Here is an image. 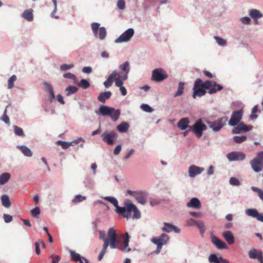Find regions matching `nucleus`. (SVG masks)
Instances as JSON below:
<instances>
[{"label":"nucleus","instance_id":"nucleus-1","mask_svg":"<svg viewBox=\"0 0 263 263\" xmlns=\"http://www.w3.org/2000/svg\"><path fill=\"white\" fill-rule=\"evenodd\" d=\"M117 234L116 231L114 228H110L108 229L107 232V237H105V233L103 231H99V238L103 240L104 244L103 248L98 256V260L101 261L103 258L104 255L106 253L107 249L108 246L112 249H115L117 248L116 245V237Z\"/></svg>","mask_w":263,"mask_h":263},{"label":"nucleus","instance_id":"nucleus-2","mask_svg":"<svg viewBox=\"0 0 263 263\" xmlns=\"http://www.w3.org/2000/svg\"><path fill=\"white\" fill-rule=\"evenodd\" d=\"M118 213L122 214L124 217L127 219L132 217L131 212H133L134 218L138 219L141 214L136 206L130 201H127L124 203V207L118 208Z\"/></svg>","mask_w":263,"mask_h":263},{"label":"nucleus","instance_id":"nucleus-3","mask_svg":"<svg viewBox=\"0 0 263 263\" xmlns=\"http://www.w3.org/2000/svg\"><path fill=\"white\" fill-rule=\"evenodd\" d=\"M99 114L103 116H109L113 121H116L120 116V111L112 107L101 105L99 108Z\"/></svg>","mask_w":263,"mask_h":263},{"label":"nucleus","instance_id":"nucleus-4","mask_svg":"<svg viewBox=\"0 0 263 263\" xmlns=\"http://www.w3.org/2000/svg\"><path fill=\"white\" fill-rule=\"evenodd\" d=\"M169 237L165 234H162L160 236L158 237H154L151 239V242L157 245V249L155 251V253L157 254L160 253L162 246L165 245L168 240Z\"/></svg>","mask_w":263,"mask_h":263},{"label":"nucleus","instance_id":"nucleus-5","mask_svg":"<svg viewBox=\"0 0 263 263\" xmlns=\"http://www.w3.org/2000/svg\"><path fill=\"white\" fill-rule=\"evenodd\" d=\"M250 164L253 171L260 172L263 168V151L259 152L255 158L250 161ZM263 177V173L262 175Z\"/></svg>","mask_w":263,"mask_h":263},{"label":"nucleus","instance_id":"nucleus-6","mask_svg":"<svg viewBox=\"0 0 263 263\" xmlns=\"http://www.w3.org/2000/svg\"><path fill=\"white\" fill-rule=\"evenodd\" d=\"M189 127V130L194 133L198 138H200L203 135V132L207 129L206 125L203 123L201 119H198L193 125Z\"/></svg>","mask_w":263,"mask_h":263},{"label":"nucleus","instance_id":"nucleus-7","mask_svg":"<svg viewBox=\"0 0 263 263\" xmlns=\"http://www.w3.org/2000/svg\"><path fill=\"white\" fill-rule=\"evenodd\" d=\"M228 118L223 117L214 122H208L209 127L214 132H218L226 123Z\"/></svg>","mask_w":263,"mask_h":263},{"label":"nucleus","instance_id":"nucleus-8","mask_svg":"<svg viewBox=\"0 0 263 263\" xmlns=\"http://www.w3.org/2000/svg\"><path fill=\"white\" fill-rule=\"evenodd\" d=\"M201 85L204 89H210L212 87V88H211L209 91V93L210 94L214 93L217 91L221 90L223 88V87L221 85L218 84L216 82L212 83V82L210 80H206L204 83L201 81Z\"/></svg>","mask_w":263,"mask_h":263},{"label":"nucleus","instance_id":"nucleus-9","mask_svg":"<svg viewBox=\"0 0 263 263\" xmlns=\"http://www.w3.org/2000/svg\"><path fill=\"white\" fill-rule=\"evenodd\" d=\"M205 93L206 91L201 85V80L199 78L196 79L194 85L193 97L195 99L196 97H201Z\"/></svg>","mask_w":263,"mask_h":263},{"label":"nucleus","instance_id":"nucleus-10","mask_svg":"<svg viewBox=\"0 0 263 263\" xmlns=\"http://www.w3.org/2000/svg\"><path fill=\"white\" fill-rule=\"evenodd\" d=\"M243 113V111L242 109L233 111L229 121V125L232 126H235L240 123L242 118Z\"/></svg>","mask_w":263,"mask_h":263},{"label":"nucleus","instance_id":"nucleus-11","mask_svg":"<svg viewBox=\"0 0 263 263\" xmlns=\"http://www.w3.org/2000/svg\"><path fill=\"white\" fill-rule=\"evenodd\" d=\"M167 77V74L161 68L155 69L153 71L152 80L156 82H161Z\"/></svg>","mask_w":263,"mask_h":263},{"label":"nucleus","instance_id":"nucleus-12","mask_svg":"<svg viewBox=\"0 0 263 263\" xmlns=\"http://www.w3.org/2000/svg\"><path fill=\"white\" fill-rule=\"evenodd\" d=\"M134 33V30L133 29H128L115 40V43H118L127 42L130 40L131 37L133 36Z\"/></svg>","mask_w":263,"mask_h":263},{"label":"nucleus","instance_id":"nucleus-13","mask_svg":"<svg viewBox=\"0 0 263 263\" xmlns=\"http://www.w3.org/2000/svg\"><path fill=\"white\" fill-rule=\"evenodd\" d=\"M116 137L117 134L113 131H106L101 135L102 140L108 145L113 144L114 140Z\"/></svg>","mask_w":263,"mask_h":263},{"label":"nucleus","instance_id":"nucleus-14","mask_svg":"<svg viewBox=\"0 0 263 263\" xmlns=\"http://www.w3.org/2000/svg\"><path fill=\"white\" fill-rule=\"evenodd\" d=\"M117 238H118V236L116 237V245L117 247L115 248V249H118L120 250H121L123 252H128L129 251H130L131 249L128 247V243L129 241V236L128 234V233H126V234H125V237L124 239V241H123V245L120 246L119 245V242H118Z\"/></svg>","mask_w":263,"mask_h":263},{"label":"nucleus","instance_id":"nucleus-15","mask_svg":"<svg viewBox=\"0 0 263 263\" xmlns=\"http://www.w3.org/2000/svg\"><path fill=\"white\" fill-rule=\"evenodd\" d=\"M127 193L134 197L137 201L142 204H144L146 201V197L145 194L143 192H137L132 191L130 190L127 191Z\"/></svg>","mask_w":263,"mask_h":263},{"label":"nucleus","instance_id":"nucleus-16","mask_svg":"<svg viewBox=\"0 0 263 263\" xmlns=\"http://www.w3.org/2000/svg\"><path fill=\"white\" fill-rule=\"evenodd\" d=\"M227 157L231 161H238L245 159L246 158V155L242 152H233L228 153Z\"/></svg>","mask_w":263,"mask_h":263},{"label":"nucleus","instance_id":"nucleus-17","mask_svg":"<svg viewBox=\"0 0 263 263\" xmlns=\"http://www.w3.org/2000/svg\"><path fill=\"white\" fill-rule=\"evenodd\" d=\"M248 255L250 258L257 259L259 261L263 260V253L260 250L251 249L249 251Z\"/></svg>","mask_w":263,"mask_h":263},{"label":"nucleus","instance_id":"nucleus-18","mask_svg":"<svg viewBox=\"0 0 263 263\" xmlns=\"http://www.w3.org/2000/svg\"><path fill=\"white\" fill-rule=\"evenodd\" d=\"M236 125L237 126L232 130L233 134H239L241 132H248L252 128L251 125H246L243 122H240Z\"/></svg>","mask_w":263,"mask_h":263},{"label":"nucleus","instance_id":"nucleus-19","mask_svg":"<svg viewBox=\"0 0 263 263\" xmlns=\"http://www.w3.org/2000/svg\"><path fill=\"white\" fill-rule=\"evenodd\" d=\"M120 69L122 71V73L121 74V78L122 80H126L127 79V74L129 71L128 62H125L121 65Z\"/></svg>","mask_w":263,"mask_h":263},{"label":"nucleus","instance_id":"nucleus-20","mask_svg":"<svg viewBox=\"0 0 263 263\" xmlns=\"http://www.w3.org/2000/svg\"><path fill=\"white\" fill-rule=\"evenodd\" d=\"M212 242L219 249H223L227 248V245L223 241H222L216 236H213L212 237Z\"/></svg>","mask_w":263,"mask_h":263},{"label":"nucleus","instance_id":"nucleus-21","mask_svg":"<svg viewBox=\"0 0 263 263\" xmlns=\"http://www.w3.org/2000/svg\"><path fill=\"white\" fill-rule=\"evenodd\" d=\"M203 169L195 165H192L189 170V176L191 177H194L196 175L200 174Z\"/></svg>","mask_w":263,"mask_h":263},{"label":"nucleus","instance_id":"nucleus-22","mask_svg":"<svg viewBox=\"0 0 263 263\" xmlns=\"http://www.w3.org/2000/svg\"><path fill=\"white\" fill-rule=\"evenodd\" d=\"M187 207L196 209L201 208V203L197 198H193L186 204Z\"/></svg>","mask_w":263,"mask_h":263},{"label":"nucleus","instance_id":"nucleus-23","mask_svg":"<svg viewBox=\"0 0 263 263\" xmlns=\"http://www.w3.org/2000/svg\"><path fill=\"white\" fill-rule=\"evenodd\" d=\"M117 76V72L116 71H114L108 77L107 79L104 82V85L105 87L108 88L111 86L114 79Z\"/></svg>","mask_w":263,"mask_h":263},{"label":"nucleus","instance_id":"nucleus-24","mask_svg":"<svg viewBox=\"0 0 263 263\" xmlns=\"http://www.w3.org/2000/svg\"><path fill=\"white\" fill-rule=\"evenodd\" d=\"M164 226L162 228V230L164 232L169 233V232H171L174 231L176 233H179L180 231V230L179 228H178L176 226H174L171 224H169L167 223H164Z\"/></svg>","mask_w":263,"mask_h":263},{"label":"nucleus","instance_id":"nucleus-25","mask_svg":"<svg viewBox=\"0 0 263 263\" xmlns=\"http://www.w3.org/2000/svg\"><path fill=\"white\" fill-rule=\"evenodd\" d=\"M70 253L72 260L75 261H79L80 263H84L83 260L81 259V255L77 253L72 250L70 251ZM83 259L84 260V263H88V260L87 259L83 258Z\"/></svg>","mask_w":263,"mask_h":263},{"label":"nucleus","instance_id":"nucleus-26","mask_svg":"<svg viewBox=\"0 0 263 263\" xmlns=\"http://www.w3.org/2000/svg\"><path fill=\"white\" fill-rule=\"evenodd\" d=\"M189 119L187 118H184L178 122L177 126L181 130H183L189 126Z\"/></svg>","mask_w":263,"mask_h":263},{"label":"nucleus","instance_id":"nucleus-27","mask_svg":"<svg viewBox=\"0 0 263 263\" xmlns=\"http://www.w3.org/2000/svg\"><path fill=\"white\" fill-rule=\"evenodd\" d=\"M82 138H80L78 140H73L71 142H67L62 141H58L57 142L59 145H60L63 149H67L69 147L70 145H72L73 144H77L79 143L80 140H82Z\"/></svg>","mask_w":263,"mask_h":263},{"label":"nucleus","instance_id":"nucleus-28","mask_svg":"<svg viewBox=\"0 0 263 263\" xmlns=\"http://www.w3.org/2000/svg\"><path fill=\"white\" fill-rule=\"evenodd\" d=\"M111 96V93L110 91L101 92L99 95L98 99L101 103H104L105 102L106 100L110 98Z\"/></svg>","mask_w":263,"mask_h":263},{"label":"nucleus","instance_id":"nucleus-29","mask_svg":"<svg viewBox=\"0 0 263 263\" xmlns=\"http://www.w3.org/2000/svg\"><path fill=\"white\" fill-rule=\"evenodd\" d=\"M223 236L230 245L233 244L234 242V237L231 232L227 231L223 233Z\"/></svg>","mask_w":263,"mask_h":263},{"label":"nucleus","instance_id":"nucleus-30","mask_svg":"<svg viewBox=\"0 0 263 263\" xmlns=\"http://www.w3.org/2000/svg\"><path fill=\"white\" fill-rule=\"evenodd\" d=\"M249 14L250 16L254 20L262 17L263 16L262 14L257 9H251L250 11Z\"/></svg>","mask_w":263,"mask_h":263},{"label":"nucleus","instance_id":"nucleus-31","mask_svg":"<svg viewBox=\"0 0 263 263\" xmlns=\"http://www.w3.org/2000/svg\"><path fill=\"white\" fill-rule=\"evenodd\" d=\"M246 214L250 217L255 218L257 219L259 213L256 209H249L246 210Z\"/></svg>","mask_w":263,"mask_h":263},{"label":"nucleus","instance_id":"nucleus-32","mask_svg":"<svg viewBox=\"0 0 263 263\" xmlns=\"http://www.w3.org/2000/svg\"><path fill=\"white\" fill-rule=\"evenodd\" d=\"M1 201L2 205L4 207L8 208L11 206V202L9 199V197L7 195H3L1 196Z\"/></svg>","mask_w":263,"mask_h":263},{"label":"nucleus","instance_id":"nucleus-33","mask_svg":"<svg viewBox=\"0 0 263 263\" xmlns=\"http://www.w3.org/2000/svg\"><path fill=\"white\" fill-rule=\"evenodd\" d=\"M11 175L8 173H4L0 175V185L6 183L10 179Z\"/></svg>","mask_w":263,"mask_h":263},{"label":"nucleus","instance_id":"nucleus-34","mask_svg":"<svg viewBox=\"0 0 263 263\" xmlns=\"http://www.w3.org/2000/svg\"><path fill=\"white\" fill-rule=\"evenodd\" d=\"M191 222L190 224H195L201 231L203 232L204 231V223L201 221H196L193 219H191L190 220Z\"/></svg>","mask_w":263,"mask_h":263},{"label":"nucleus","instance_id":"nucleus-35","mask_svg":"<svg viewBox=\"0 0 263 263\" xmlns=\"http://www.w3.org/2000/svg\"><path fill=\"white\" fill-rule=\"evenodd\" d=\"M44 85L45 86V87L47 89V90L49 93L50 96V101H52V100L54 99L55 98L53 89L52 86L46 82L44 83Z\"/></svg>","mask_w":263,"mask_h":263},{"label":"nucleus","instance_id":"nucleus-36","mask_svg":"<svg viewBox=\"0 0 263 263\" xmlns=\"http://www.w3.org/2000/svg\"><path fill=\"white\" fill-rule=\"evenodd\" d=\"M19 149L21 151L23 154L27 157H31L32 155V153L31 150L26 146H18Z\"/></svg>","mask_w":263,"mask_h":263},{"label":"nucleus","instance_id":"nucleus-37","mask_svg":"<svg viewBox=\"0 0 263 263\" xmlns=\"http://www.w3.org/2000/svg\"><path fill=\"white\" fill-rule=\"evenodd\" d=\"M32 10H26L23 13V17L28 21L33 20V14Z\"/></svg>","mask_w":263,"mask_h":263},{"label":"nucleus","instance_id":"nucleus-38","mask_svg":"<svg viewBox=\"0 0 263 263\" xmlns=\"http://www.w3.org/2000/svg\"><path fill=\"white\" fill-rule=\"evenodd\" d=\"M104 199L109 201L116 207L115 211L118 213V208H120V206L118 205V202L116 198L111 197H104Z\"/></svg>","mask_w":263,"mask_h":263},{"label":"nucleus","instance_id":"nucleus-39","mask_svg":"<svg viewBox=\"0 0 263 263\" xmlns=\"http://www.w3.org/2000/svg\"><path fill=\"white\" fill-rule=\"evenodd\" d=\"M129 127V125L126 122H123L117 126V129L121 133L126 132Z\"/></svg>","mask_w":263,"mask_h":263},{"label":"nucleus","instance_id":"nucleus-40","mask_svg":"<svg viewBox=\"0 0 263 263\" xmlns=\"http://www.w3.org/2000/svg\"><path fill=\"white\" fill-rule=\"evenodd\" d=\"M78 90V89L76 86H69L66 89V95L69 96L71 94L77 92Z\"/></svg>","mask_w":263,"mask_h":263},{"label":"nucleus","instance_id":"nucleus-41","mask_svg":"<svg viewBox=\"0 0 263 263\" xmlns=\"http://www.w3.org/2000/svg\"><path fill=\"white\" fill-rule=\"evenodd\" d=\"M78 85L83 89H87L90 86V83L86 80L82 79L78 83Z\"/></svg>","mask_w":263,"mask_h":263},{"label":"nucleus","instance_id":"nucleus-42","mask_svg":"<svg viewBox=\"0 0 263 263\" xmlns=\"http://www.w3.org/2000/svg\"><path fill=\"white\" fill-rule=\"evenodd\" d=\"M184 83L182 82H180L178 85V88L177 91L175 93V97H178L181 96L183 93L184 90Z\"/></svg>","mask_w":263,"mask_h":263},{"label":"nucleus","instance_id":"nucleus-43","mask_svg":"<svg viewBox=\"0 0 263 263\" xmlns=\"http://www.w3.org/2000/svg\"><path fill=\"white\" fill-rule=\"evenodd\" d=\"M98 32L99 39L101 40L104 39L106 35V31L105 28L103 27H100Z\"/></svg>","mask_w":263,"mask_h":263},{"label":"nucleus","instance_id":"nucleus-44","mask_svg":"<svg viewBox=\"0 0 263 263\" xmlns=\"http://www.w3.org/2000/svg\"><path fill=\"white\" fill-rule=\"evenodd\" d=\"M16 76L15 75L12 76L8 81V88L11 89L14 86V82L16 80Z\"/></svg>","mask_w":263,"mask_h":263},{"label":"nucleus","instance_id":"nucleus-45","mask_svg":"<svg viewBox=\"0 0 263 263\" xmlns=\"http://www.w3.org/2000/svg\"><path fill=\"white\" fill-rule=\"evenodd\" d=\"M257 112H260V110H258V105H255L253 107L252 109V114L250 115V118L251 119H256L258 116L256 114Z\"/></svg>","mask_w":263,"mask_h":263},{"label":"nucleus","instance_id":"nucleus-46","mask_svg":"<svg viewBox=\"0 0 263 263\" xmlns=\"http://www.w3.org/2000/svg\"><path fill=\"white\" fill-rule=\"evenodd\" d=\"M13 128L14 133L16 135L22 137L25 136L24 131L22 128L17 126H14Z\"/></svg>","mask_w":263,"mask_h":263},{"label":"nucleus","instance_id":"nucleus-47","mask_svg":"<svg viewBox=\"0 0 263 263\" xmlns=\"http://www.w3.org/2000/svg\"><path fill=\"white\" fill-rule=\"evenodd\" d=\"M92 30L96 36H97L98 30H99L100 24L98 23H92L91 25Z\"/></svg>","mask_w":263,"mask_h":263},{"label":"nucleus","instance_id":"nucleus-48","mask_svg":"<svg viewBox=\"0 0 263 263\" xmlns=\"http://www.w3.org/2000/svg\"><path fill=\"white\" fill-rule=\"evenodd\" d=\"M86 199V196H83L81 195H77L72 199V201L73 203H78V202H82Z\"/></svg>","mask_w":263,"mask_h":263},{"label":"nucleus","instance_id":"nucleus-49","mask_svg":"<svg viewBox=\"0 0 263 263\" xmlns=\"http://www.w3.org/2000/svg\"><path fill=\"white\" fill-rule=\"evenodd\" d=\"M247 137L245 136H235L233 137L234 141L236 143H240L246 141Z\"/></svg>","mask_w":263,"mask_h":263},{"label":"nucleus","instance_id":"nucleus-50","mask_svg":"<svg viewBox=\"0 0 263 263\" xmlns=\"http://www.w3.org/2000/svg\"><path fill=\"white\" fill-rule=\"evenodd\" d=\"M209 260L211 263H219L220 257L218 258L215 254H212L210 255Z\"/></svg>","mask_w":263,"mask_h":263},{"label":"nucleus","instance_id":"nucleus-51","mask_svg":"<svg viewBox=\"0 0 263 263\" xmlns=\"http://www.w3.org/2000/svg\"><path fill=\"white\" fill-rule=\"evenodd\" d=\"M31 214L33 217H37L40 214L41 211L39 207L37 206L31 210Z\"/></svg>","mask_w":263,"mask_h":263},{"label":"nucleus","instance_id":"nucleus-52","mask_svg":"<svg viewBox=\"0 0 263 263\" xmlns=\"http://www.w3.org/2000/svg\"><path fill=\"white\" fill-rule=\"evenodd\" d=\"M141 108L144 111L147 112H151L153 111V109L149 106L148 105L146 104H143L141 105Z\"/></svg>","mask_w":263,"mask_h":263},{"label":"nucleus","instance_id":"nucleus-53","mask_svg":"<svg viewBox=\"0 0 263 263\" xmlns=\"http://www.w3.org/2000/svg\"><path fill=\"white\" fill-rule=\"evenodd\" d=\"M123 80L122 78H121V75L119 76L118 77H116V78L114 79V81H115V84L118 87H121L123 86L122 85L123 84Z\"/></svg>","mask_w":263,"mask_h":263},{"label":"nucleus","instance_id":"nucleus-54","mask_svg":"<svg viewBox=\"0 0 263 263\" xmlns=\"http://www.w3.org/2000/svg\"><path fill=\"white\" fill-rule=\"evenodd\" d=\"M214 39L216 40L217 43L220 46H224L227 44L226 40L218 36H214Z\"/></svg>","mask_w":263,"mask_h":263},{"label":"nucleus","instance_id":"nucleus-55","mask_svg":"<svg viewBox=\"0 0 263 263\" xmlns=\"http://www.w3.org/2000/svg\"><path fill=\"white\" fill-rule=\"evenodd\" d=\"M73 67V64L67 65L66 64H63L61 65L60 69L61 70H66Z\"/></svg>","mask_w":263,"mask_h":263},{"label":"nucleus","instance_id":"nucleus-56","mask_svg":"<svg viewBox=\"0 0 263 263\" xmlns=\"http://www.w3.org/2000/svg\"><path fill=\"white\" fill-rule=\"evenodd\" d=\"M2 120L6 123L9 124L10 121L8 116L7 115V109H5L2 117Z\"/></svg>","mask_w":263,"mask_h":263},{"label":"nucleus","instance_id":"nucleus-57","mask_svg":"<svg viewBox=\"0 0 263 263\" xmlns=\"http://www.w3.org/2000/svg\"><path fill=\"white\" fill-rule=\"evenodd\" d=\"M230 183L231 185L237 186L239 185L240 182L237 178L235 177H232L230 179Z\"/></svg>","mask_w":263,"mask_h":263},{"label":"nucleus","instance_id":"nucleus-58","mask_svg":"<svg viewBox=\"0 0 263 263\" xmlns=\"http://www.w3.org/2000/svg\"><path fill=\"white\" fill-rule=\"evenodd\" d=\"M63 77L64 78H67V79H72V80H76L77 79V77H76V76L74 74H73L72 73H69V72L65 73L63 75Z\"/></svg>","mask_w":263,"mask_h":263},{"label":"nucleus","instance_id":"nucleus-59","mask_svg":"<svg viewBox=\"0 0 263 263\" xmlns=\"http://www.w3.org/2000/svg\"><path fill=\"white\" fill-rule=\"evenodd\" d=\"M117 6L120 9L123 10L125 8L124 0H119L117 3Z\"/></svg>","mask_w":263,"mask_h":263},{"label":"nucleus","instance_id":"nucleus-60","mask_svg":"<svg viewBox=\"0 0 263 263\" xmlns=\"http://www.w3.org/2000/svg\"><path fill=\"white\" fill-rule=\"evenodd\" d=\"M4 219L5 222L8 223L12 220V216L8 214H4Z\"/></svg>","mask_w":263,"mask_h":263},{"label":"nucleus","instance_id":"nucleus-61","mask_svg":"<svg viewBox=\"0 0 263 263\" xmlns=\"http://www.w3.org/2000/svg\"><path fill=\"white\" fill-rule=\"evenodd\" d=\"M50 258L52 259V263H58L60 258L58 255H52Z\"/></svg>","mask_w":263,"mask_h":263},{"label":"nucleus","instance_id":"nucleus-62","mask_svg":"<svg viewBox=\"0 0 263 263\" xmlns=\"http://www.w3.org/2000/svg\"><path fill=\"white\" fill-rule=\"evenodd\" d=\"M35 253L36 254L39 255L40 254V243L39 241H37L35 242Z\"/></svg>","mask_w":263,"mask_h":263},{"label":"nucleus","instance_id":"nucleus-63","mask_svg":"<svg viewBox=\"0 0 263 263\" xmlns=\"http://www.w3.org/2000/svg\"><path fill=\"white\" fill-rule=\"evenodd\" d=\"M241 22L244 24H249L251 21L249 17H243L241 18Z\"/></svg>","mask_w":263,"mask_h":263},{"label":"nucleus","instance_id":"nucleus-64","mask_svg":"<svg viewBox=\"0 0 263 263\" xmlns=\"http://www.w3.org/2000/svg\"><path fill=\"white\" fill-rule=\"evenodd\" d=\"M82 71L85 73H90L92 72V68L90 67H84L82 69Z\"/></svg>","mask_w":263,"mask_h":263}]
</instances>
